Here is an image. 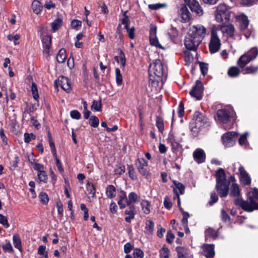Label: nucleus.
I'll list each match as a JSON object with an SVG mask.
<instances>
[{
    "label": "nucleus",
    "mask_w": 258,
    "mask_h": 258,
    "mask_svg": "<svg viewBox=\"0 0 258 258\" xmlns=\"http://www.w3.org/2000/svg\"><path fill=\"white\" fill-rule=\"evenodd\" d=\"M248 196L249 202L237 198L234 200L235 205L247 212L258 209V189L253 188L251 191L249 192Z\"/></svg>",
    "instance_id": "obj_1"
},
{
    "label": "nucleus",
    "mask_w": 258,
    "mask_h": 258,
    "mask_svg": "<svg viewBox=\"0 0 258 258\" xmlns=\"http://www.w3.org/2000/svg\"><path fill=\"white\" fill-rule=\"evenodd\" d=\"M216 188L221 197L227 196L229 191L230 182L226 179L225 171L220 168L216 173Z\"/></svg>",
    "instance_id": "obj_2"
},
{
    "label": "nucleus",
    "mask_w": 258,
    "mask_h": 258,
    "mask_svg": "<svg viewBox=\"0 0 258 258\" xmlns=\"http://www.w3.org/2000/svg\"><path fill=\"white\" fill-rule=\"evenodd\" d=\"M208 123L207 118L202 113L196 111L189 124L191 132L194 137H197L201 130Z\"/></svg>",
    "instance_id": "obj_3"
},
{
    "label": "nucleus",
    "mask_w": 258,
    "mask_h": 258,
    "mask_svg": "<svg viewBox=\"0 0 258 258\" xmlns=\"http://www.w3.org/2000/svg\"><path fill=\"white\" fill-rule=\"evenodd\" d=\"M163 64L160 59H155L151 63L149 68L150 80L159 81L164 74Z\"/></svg>",
    "instance_id": "obj_4"
},
{
    "label": "nucleus",
    "mask_w": 258,
    "mask_h": 258,
    "mask_svg": "<svg viewBox=\"0 0 258 258\" xmlns=\"http://www.w3.org/2000/svg\"><path fill=\"white\" fill-rule=\"evenodd\" d=\"M230 11L225 4H220L215 12V19L218 22H227L230 19Z\"/></svg>",
    "instance_id": "obj_5"
},
{
    "label": "nucleus",
    "mask_w": 258,
    "mask_h": 258,
    "mask_svg": "<svg viewBox=\"0 0 258 258\" xmlns=\"http://www.w3.org/2000/svg\"><path fill=\"white\" fill-rule=\"evenodd\" d=\"M207 29L201 24L193 25L189 27L188 33L202 42L206 35Z\"/></svg>",
    "instance_id": "obj_6"
},
{
    "label": "nucleus",
    "mask_w": 258,
    "mask_h": 258,
    "mask_svg": "<svg viewBox=\"0 0 258 258\" xmlns=\"http://www.w3.org/2000/svg\"><path fill=\"white\" fill-rule=\"evenodd\" d=\"M236 19L239 24L240 31L245 38L248 39L250 36L252 31L248 28L249 21L247 17L244 15H240L237 16Z\"/></svg>",
    "instance_id": "obj_7"
},
{
    "label": "nucleus",
    "mask_w": 258,
    "mask_h": 258,
    "mask_svg": "<svg viewBox=\"0 0 258 258\" xmlns=\"http://www.w3.org/2000/svg\"><path fill=\"white\" fill-rule=\"evenodd\" d=\"M182 139L177 137L176 134L170 133L167 138V142L170 144L171 150L174 154H177L182 146L180 143Z\"/></svg>",
    "instance_id": "obj_8"
},
{
    "label": "nucleus",
    "mask_w": 258,
    "mask_h": 258,
    "mask_svg": "<svg viewBox=\"0 0 258 258\" xmlns=\"http://www.w3.org/2000/svg\"><path fill=\"white\" fill-rule=\"evenodd\" d=\"M221 46V41L216 33V29H212L211 37L209 47L211 53H215L219 51Z\"/></svg>",
    "instance_id": "obj_9"
},
{
    "label": "nucleus",
    "mask_w": 258,
    "mask_h": 258,
    "mask_svg": "<svg viewBox=\"0 0 258 258\" xmlns=\"http://www.w3.org/2000/svg\"><path fill=\"white\" fill-rule=\"evenodd\" d=\"M234 113V111L231 108L219 109L217 112V119L224 123H226L229 121Z\"/></svg>",
    "instance_id": "obj_10"
},
{
    "label": "nucleus",
    "mask_w": 258,
    "mask_h": 258,
    "mask_svg": "<svg viewBox=\"0 0 258 258\" xmlns=\"http://www.w3.org/2000/svg\"><path fill=\"white\" fill-rule=\"evenodd\" d=\"M212 29H216V33L220 31L224 35L229 37H233L234 32V27L232 24H220L214 26Z\"/></svg>",
    "instance_id": "obj_11"
},
{
    "label": "nucleus",
    "mask_w": 258,
    "mask_h": 258,
    "mask_svg": "<svg viewBox=\"0 0 258 258\" xmlns=\"http://www.w3.org/2000/svg\"><path fill=\"white\" fill-rule=\"evenodd\" d=\"M201 41L191 36L188 33L184 40V45L185 47L190 50H196L198 46L201 43Z\"/></svg>",
    "instance_id": "obj_12"
},
{
    "label": "nucleus",
    "mask_w": 258,
    "mask_h": 258,
    "mask_svg": "<svg viewBox=\"0 0 258 258\" xmlns=\"http://www.w3.org/2000/svg\"><path fill=\"white\" fill-rule=\"evenodd\" d=\"M203 93V84L201 81L197 80L196 85L192 87L189 94L191 96L196 98L197 100H200L202 97Z\"/></svg>",
    "instance_id": "obj_13"
},
{
    "label": "nucleus",
    "mask_w": 258,
    "mask_h": 258,
    "mask_svg": "<svg viewBox=\"0 0 258 258\" xmlns=\"http://www.w3.org/2000/svg\"><path fill=\"white\" fill-rule=\"evenodd\" d=\"M138 170L140 173L145 176L150 175L149 172L145 168L148 166V162L144 158H139L136 161Z\"/></svg>",
    "instance_id": "obj_14"
},
{
    "label": "nucleus",
    "mask_w": 258,
    "mask_h": 258,
    "mask_svg": "<svg viewBox=\"0 0 258 258\" xmlns=\"http://www.w3.org/2000/svg\"><path fill=\"white\" fill-rule=\"evenodd\" d=\"M236 135L234 132H229L223 135L222 139L224 146L227 147L232 146L234 144V138Z\"/></svg>",
    "instance_id": "obj_15"
},
{
    "label": "nucleus",
    "mask_w": 258,
    "mask_h": 258,
    "mask_svg": "<svg viewBox=\"0 0 258 258\" xmlns=\"http://www.w3.org/2000/svg\"><path fill=\"white\" fill-rule=\"evenodd\" d=\"M187 6L192 12L201 16L203 14V11L197 0H185Z\"/></svg>",
    "instance_id": "obj_16"
},
{
    "label": "nucleus",
    "mask_w": 258,
    "mask_h": 258,
    "mask_svg": "<svg viewBox=\"0 0 258 258\" xmlns=\"http://www.w3.org/2000/svg\"><path fill=\"white\" fill-rule=\"evenodd\" d=\"M157 34V27L156 26L151 25L150 26V44L152 45L155 46L156 47L159 48H162L161 45L159 44L158 42V38L156 36Z\"/></svg>",
    "instance_id": "obj_17"
},
{
    "label": "nucleus",
    "mask_w": 258,
    "mask_h": 258,
    "mask_svg": "<svg viewBox=\"0 0 258 258\" xmlns=\"http://www.w3.org/2000/svg\"><path fill=\"white\" fill-rule=\"evenodd\" d=\"M55 83H58L61 88L67 92H70L72 90L71 82L68 78L66 77L60 76L58 78L57 82H55Z\"/></svg>",
    "instance_id": "obj_18"
},
{
    "label": "nucleus",
    "mask_w": 258,
    "mask_h": 258,
    "mask_svg": "<svg viewBox=\"0 0 258 258\" xmlns=\"http://www.w3.org/2000/svg\"><path fill=\"white\" fill-rule=\"evenodd\" d=\"M193 158L198 164L202 163L205 161L206 154L203 149L198 148L193 153Z\"/></svg>",
    "instance_id": "obj_19"
},
{
    "label": "nucleus",
    "mask_w": 258,
    "mask_h": 258,
    "mask_svg": "<svg viewBox=\"0 0 258 258\" xmlns=\"http://www.w3.org/2000/svg\"><path fill=\"white\" fill-rule=\"evenodd\" d=\"M42 41L43 43V53L45 55L49 56L50 55V47L51 43V36L47 35L42 36Z\"/></svg>",
    "instance_id": "obj_20"
},
{
    "label": "nucleus",
    "mask_w": 258,
    "mask_h": 258,
    "mask_svg": "<svg viewBox=\"0 0 258 258\" xmlns=\"http://www.w3.org/2000/svg\"><path fill=\"white\" fill-rule=\"evenodd\" d=\"M254 55L256 54L257 51L254 50L253 51ZM255 58V55L254 57H250L247 55L246 53L243 54L240 56L237 61V64L240 68H244L246 64L248 63L251 60Z\"/></svg>",
    "instance_id": "obj_21"
},
{
    "label": "nucleus",
    "mask_w": 258,
    "mask_h": 258,
    "mask_svg": "<svg viewBox=\"0 0 258 258\" xmlns=\"http://www.w3.org/2000/svg\"><path fill=\"white\" fill-rule=\"evenodd\" d=\"M174 184L175 187L173 188V190L175 193L178 199V206H180V200L179 198V194L183 195L184 194L185 187L182 183L177 181H174Z\"/></svg>",
    "instance_id": "obj_22"
},
{
    "label": "nucleus",
    "mask_w": 258,
    "mask_h": 258,
    "mask_svg": "<svg viewBox=\"0 0 258 258\" xmlns=\"http://www.w3.org/2000/svg\"><path fill=\"white\" fill-rule=\"evenodd\" d=\"M204 254L207 258H213L215 255L214 245L205 244L203 245Z\"/></svg>",
    "instance_id": "obj_23"
},
{
    "label": "nucleus",
    "mask_w": 258,
    "mask_h": 258,
    "mask_svg": "<svg viewBox=\"0 0 258 258\" xmlns=\"http://www.w3.org/2000/svg\"><path fill=\"white\" fill-rule=\"evenodd\" d=\"M240 173V180L244 184L248 185L251 182V178L244 170L243 167L240 166L238 169Z\"/></svg>",
    "instance_id": "obj_24"
},
{
    "label": "nucleus",
    "mask_w": 258,
    "mask_h": 258,
    "mask_svg": "<svg viewBox=\"0 0 258 258\" xmlns=\"http://www.w3.org/2000/svg\"><path fill=\"white\" fill-rule=\"evenodd\" d=\"M179 14L183 22H186L189 21L190 14L186 7L183 6L181 7L179 11Z\"/></svg>",
    "instance_id": "obj_25"
},
{
    "label": "nucleus",
    "mask_w": 258,
    "mask_h": 258,
    "mask_svg": "<svg viewBox=\"0 0 258 258\" xmlns=\"http://www.w3.org/2000/svg\"><path fill=\"white\" fill-rule=\"evenodd\" d=\"M124 213L128 215V216L125 218V221L128 223L131 222V220L135 218V215L136 214L135 206H131V207H129V209H126L124 211Z\"/></svg>",
    "instance_id": "obj_26"
},
{
    "label": "nucleus",
    "mask_w": 258,
    "mask_h": 258,
    "mask_svg": "<svg viewBox=\"0 0 258 258\" xmlns=\"http://www.w3.org/2000/svg\"><path fill=\"white\" fill-rule=\"evenodd\" d=\"M205 233L206 240H208L209 238H213L215 239L218 236L217 231L211 228H209L206 229Z\"/></svg>",
    "instance_id": "obj_27"
},
{
    "label": "nucleus",
    "mask_w": 258,
    "mask_h": 258,
    "mask_svg": "<svg viewBox=\"0 0 258 258\" xmlns=\"http://www.w3.org/2000/svg\"><path fill=\"white\" fill-rule=\"evenodd\" d=\"M138 196L135 192L130 193L128 196V198H127L126 205L129 207H131V206H134L132 204L136 203L138 201Z\"/></svg>",
    "instance_id": "obj_28"
},
{
    "label": "nucleus",
    "mask_w": 258,
    "mask_h": 258,
    "mask_svg": "<svg viewBox=\"0 0 258 258\" xmlns=\"http://www.w3.org/2000/svg\"><path fill=\"white\" fill-rule=\"evenodd\" d=\"M105 193L108 198H113L116 195L115 187L113 185H108L106 188Z\"/></svg>",
    "instance_id": "obj_29"
},
{
    "label": "nucleus",
    "mask_w": 258,
    "mask_h": 258,
    "mask_svg": "<svg viewBox=\"0 0 258 258\" xmlns=\"http://www.w3.org/2000/svg\"><path fill=\"white\" fill-rule=\"evenodd\" d=\"M32 8L34 13L36 14H38L42 11V5L39 1L35 0L32 4Z\"/></svg>",
    "instance_id": "obj_30"
},
{
    "label": "nucleus",
    "mask_w": 258,
    "mask_h": 258,
    "mask_svg": "<svg viewBox=\"0 0 258 258\" xmlns=\"http://www.w3.org/2000/svg\"><path fill=\"white\" fill-rule=\"evenodd\" d=\"M67 58L66 54V50L63 48L59 50L56 56V60L59 63H63L65 61Z\"/></svg>",
    "instance_id": "obj_31"
},
{
    "label": "nucleus",
    "mask_w": 258,
    "mask_h": 258,
    "mask_svg": "<svg viewBox=\"0 0 258 258\" xmlns=\"http://www.w3.org/2000/svg\"><path fill=\"white\" fill-rule=\"evenodd\" d=\"M48 179V176L45 171L37 173V178L36 181L39 183H46Z\"/></svg>",
    "instance_id": "obj_32"
},
{
    "label": "nucleus",
    "mask_w": 258,
    "mask_h": 258,
    "mask_svg": "<svg viewBox=\"0 0 258 258\" xmlns=\"http://www.w3.org/2000/svg\"><path fill=\"white\" fill-rule=\"evenodd\" d=\"M154 222L149 220L146 222V228L145 232L149 235L152 234L154 231Z\"/></svg>",
    "instance_id": "obj_33"
},
{
    "label": "nucleus",
    "mask_w": 258,
    "mask_h": 258,
    "mask_svg": "<svg viewBox=\"0 0 258 258\" xmlns=\"http://www.w3.org/2000/svg\"><path fill=\"white\" fill-rule=\"evenodd\" d=\"M13 242L15 248H17L20 251L22 250L21 241L20 236L18 235H14L13 237Z\"/></svg>",
    "instance_id": "obj_34"
},
{
    "label": "nucleus",
    "mask_w": 258,
    "mask_h": 258,
    "mask_svg": "<svg viewBox=\"0 0 258 258\" xmlns=\"http://www.w3.org/2000/svg\"><path fill=\"white\" fill-rule=\"evenodd\" d=\"M62 19L58 18L51 23V27L53 32L57 30L62 25Z\"/></svg>",
    "instance_id": "obj_35"
},
{
    "label": "nucleus",
    "mask_w": 258,
    "mask_h": 258,
    "mask_svg": "<svg viewBox=\"0 0 258 258\" xmlns=\"http://www.w3.org/2000/svg\"><path fill=\"white\" fill-rule=\"evenodd\" d=\"M124 200H125L126 202L127 201L126 196L124 191H121L120 192V194L119 196V200L117 203L120 209H123L125 207V205L122 203V202Z\"/></svg>",
    "instance_id": "obj_36"
},
{
    "label": "nucleus",
    "mask_w": 258,
    "mask_h": 258,
    "mask_svg": "<svg viewBox=\"0 0 258 258\" xmlns=\"http://www.w3.org/2000/svg\"><path fill=\"white\" fill-rule=\"evenodd\" d=\"M258 72V66H250L243 70V74H255Z\"/></svg>",
    "instance_id": "obj_37"
},
{
    "label": "nucleus",
    "mask_w": 258,
    "mask_h": 258,
    "mask_svg": "<svg viewBox=\"0 0 258 258\" xmlns=\"http://www.w3.org/2000/svg\"><path fill=\"white\" fill-rule=\"evenodd\" d=\"M240 190L239 186L236 184H232L231 186V191L230 194V196L231 197H237L239 195Z\"/></svg>",
    "instance_id": "obj_38"
},
{
    "label": "nucleus",
    "mask_w": 258,
    "mask_h": 258,
    "mask_svg": "<svg viewBox=\"0 0 258 258\" xmlns=\"http://www.w3.org/2000/svg\"><path fill=\"white\" fill-rule=\"evenodd\" d=\"M239 69L235 67L230 68L228 71V74L231 77H236L239 75Z\"/></svg>",
    "instance_id": "obj_39"
},
{
    "label": "nucleus",
    "mask_w": 258,
    "mask_h": 258,
    "mask_svg": "<svg viewBox=\"0 0 258 258\" xmlns=\"http://www.w3.org/2000/svg\"><path fill=\"white\" fill-rule=\"evenodd\" d=\"M91 109L95 111H100L102 108V102L100 99L99 101L94 100L91 105Z\"/></svg>",
    "instance_id": "obj_40"
},
{
    "label": "nucleus",
    "mask_w": 258,
    "mask_h": 258,
    "mask_svg": "<svg viewBox=\"0 0 258 258\" xmlns=\"http://www.w3.org/2000/svg\"><path fill=\"white\" fill-rule=\"evenodd\" d=\"M127 170L129 177L133 180L137 179V176L136 174L135 168L132 165H127Z\"/></svg>",
    "instance_id": "obj_41"
},
{
    "label": "nucleus",
    "mask_w": 258,
    "mask_h": 258,
    "mask_svg": "<svg viewBox=\"0 0 258 258\" xmlns=\"http://www.w3.org/2000/svg\"><path fill=\"white\" fill-rule=\"evenodd\" d=\"M86 190L88 195H91L92 197H94L95 194V189L94 185L90 182H88L86 186Z\"/></svg>",
    "instance_id": "obj_42"
},
{
    "label": "nucleus",
    "mask_w": 258,
    "mask_h": 258,
    "mask_svg": "<svg viewBox=\"0 0 258 258\" xmlns=\"http://www.w3.org/2000/svg\"><path fill=\"white\" fill-rule=\"evenodd\" d=\"M115 59L118 62H120L122 67H124L125 66V58L124 53L122 51H120L119 56L115 57Z\"/></svg>",
    "instance_id": "obj_43"
},
{
    "label": "nucleus",
    "mask_w": 258,
    "mask_h": 258,
    "mask_svg": "<svg viewBox=\"0 0 258 258\" xmlns=\"http://www.w3.org/2000/svg\"><path fill=\"white\" fill-rule=\"evenodd\" d=\"M141 205L144 213H145L146 214H149L150 212V210L149 208L150 203L147 200H144L142 202Z\"/></svg>",
    "instance_id": "obj_44"
},
{
    "label": "nucleus",
    "mask_w": 258,
    "mask_h": 258,
    "mask_svg": "<svg viewBox=\"0 0 258 258\" xmlns=\"http://www.w3.org/2000/svg\"><path fill=\"white\" fill-rule=\"evenodd\" d=\"M115 72L116 83L118 86L120 85L122 83V78L120 70L118 68H116Z\"/></svg>",
    "instance_id": "obj_45"
},
{
    "label": "nucleus",
    "mask_w": 258,
    "mask_h": 258,
    "mask_svg": "<svg viewBox=\"0 0 258 258\" xmlns=\"http://www.w3.org/2000/svg\"><path fill=\"white\" fill-rule=\"evenodd\" d=\"M31 92L34 99L36 100H37L39 98V95L38 93L37 86L35 83H33L32 84Z\"/></svg>",
    "instance_id": "obj_46"
},
{
    "label": "nucleus",
    "mask_w": 258,
    "mask_h": 258,
    "mask_svg": "<svg viewBox=\"0 0 258 258\" xmlns=\"http://www.w3.org/2000/svg\"><path fill=\"white\" fill-rule=\"evenodd\" d=\"M89 123L93 127H96L99 125V120L95 116H91L90 118Z\"/></svg>",
    "instance_id": "obj_47"
},
{
    "label": "nucleus",
    "mask_w": 258,
    "mask_h": 258,
    "mask_svg": "<svg viewBox=\"0 0 258 258\" xmlns=\"http://www.w3.org/2000/svg\"><path fill=\"white\" fill-rule=\"evenodd\" d=\"M20 38V35L17 34H15V35L10 34L8 36V40L10 41H13L15 45H18L19 44V42L18 41Z\"/></svg>",
    "instance_id": "obj_48"
},
{
    "label": "nucleus",
    "mask_w": 258,
    "mask_h": 258,
    "mask_svg": "<svg viewBox=\"0 0 258 258\" xmlns=\"http://www.w3.org/2000/svg\"><path fill=\"white\" fill-rule=\"evenodd\" d=\"M38 198L40 199V201L44 204H47L49 201L48 196L45 192H40Z\"/></svg>",
    "instance_id": "obj_49"
},
{
    "label": "nucleus",
    "mask_w": 258,
    "mask_h": 258,
    "mask_svg": "<svg viewBox=\"0 0 258 258\" xmlns=\"http://www.w3.org/2000/svg\"><path fill=\"white\" fill-rule=\"evenodd\" d=\"M156 124L160 132H162L164 130L163 121L161 118L157 117Z\"/></svg>",
    "instance_id": "obj_50"
},
{
    "label": "nucleus",
    "mask_w": 258,
    "mask_h": 258,
    "mask_svg": "<svg viewBox=\"0 0 258 258\" xmlns=\"http://www.w3.org/2000/svg\"><path fill=\"white\" fill-rule=\"evenodd\" d=\"M46 246L44 245H40L38 249V253L42 255L45 258H48L47 252L45 251Z\"/></svg>",
    "instance_id": "obj_51"
},
{
    "label": "nucleus",
    "mask_w": 258,
    "mask_h": 258,
    "mask_svg": "<svg viewBox=\"0 0 258 258\" xmlns=\"http://www.w3.org/2000/svg\"><path fill=\"white\" fill-rule=\"evenodd\" d=\"M133 255L135 258H143L144 253L141 249L136 248L134 250Z\"/></svg>",
    "instance_id": "obj_52"
},
{
    "label": "nucleus",
    "mask_w": 258,
    "mask_h": 258,
    "mask_svg": "<svg viewBox=\"0 0 258 258\" xmlns=\"http://www.w3.org/2000/svg\"><path fill=\"white\" fill-rule=\"evenodd\" d=\"M0 223L3 225L6 228L10 226L7 218L2 214H0Z\"/></svg>",
    "instance_id": "obj_53"
},
{
    "label": "nucleus",
    "mask_w": 258,
    "mask_h": 258,
    "mask_svg": "<svg viewBox=\"0 0 258 258\" xmlns=\"http://www.w3.org/2000/svg\"><path fill=\"white\" fill-rule=\"evenodd\" d=\"M169 252L168 248L163 247L160 251V258H168Z\"/></svg>",
    "instance_id": "obj_54"
},
{
    "label": "nucleus",
    "mask_w": 258,
    "mask_h": 258,
    "mask_svg": "<svg viewBox=\"0 0 258 258\" xmlns=\"http://www.w3.org/2000/svg\"><path fill=\"white\" fill-rule=\"evenodd\" d=\"M248 136L247 133L241 135L239 139V143L240 145H245L247 143V137Z\"/></svg>",
    "instance_id": "obj_55"
},
{
    "label": "nucleus",
    "mask_w": 258,
    "mask_h": 258,
    "mask_svg": "<svg viewBox=\"0 0 258 258\" xmlns=\"http://www.w3.org/2000/svg\"><path fill=\"white\" fill-rule=\"evenodd\" d=\"M2 247L5 251L13 252L14 250L12 245L9 241H6V243L3 245Z\"/></svg>",
    "instance_id": "obj_56"
},
{
    "label": "nucleus",
    "mask_w": 258,
    "mask_h": 258,
    "mask_svg": "<svg viewBox=\"0 0 258 258\" xmlns=\"http://www.w3.org/2000/svg\"><path fill=\"white\" fill-rule=\"evenodd\" d=\"M70 115L72 118L76 119H79L81 116V113L77 110L71 111Z\"/></svg>",
    "instance_id": "obj_57"
},
{
    "label": "nucleus",
    "mask_w": 258,
    "mask_h": 258,
    "mask_svg": "<svg viewBox=\"0 0 258 258\" xmlns=\"http://www.w3.org/2000/svg\"><path fill=\"white\" fill-rule=\"evenodd\" d=\"M33 168L35 170L38 172V173L45 171L44 166L40 163H35L34 165Z\"/></svg>",
    "instance_id": "obj_58"
},
{
    "label": "nucleus",
    "mask_w": 258,
    "mask_h": 258,
    "mask_svg": "<svg viewBox=\"0 0 258 258\" xmlns=\"http://www.w3.org/2000/svg\"><path fill=\"white\" fill-rule=\"evenodd\" d=\"M177 113L179 117H182L184 114V104L182 102L179 104Z\"/></svg>",
    "instance_id": "obj_59"
},
{
    "label": "nucleus",
    "mask_w": 258,
    "mask_h": 258,
    "mask_svg": "<svg viewBox=\"0 0 258 258\" xmlns=\"http://www.w3.org/2000/svg\"><path fill=\"white\" fill-rule=\"evenodd\" d=\"M218 198L215 192H212L211 194L210 201L209 203L210 205H212L214 203H216L218 201Z\"/></svg>",
    "instance_id": "obj_60"
},
{
    "label": "nucleus",
    "mask_w": 258,
    "mask_h": 258,
    "mask_svg": "<svg viewBox=\"0 0 258 258\" xmlns=\"http://www.w3.org/2000/svg\"><path fill=\"white\" fill-rule=\"evenodd\" d=\"M200 67L201 72L203 75H205L208 72V67L207 64L204 62L200 63Z\"/></svg>",
    "instance_id": "obj_61"
},
{
    "label": "nucleus",
    "mask_w": 258,
    "mask_h": 258,
    "mask_svg": "<svg viewBox=\"0 0 258 258\" xmlns=\"http://www.w3.org/2000/svg\"><path fill=\"white\" fill-rule=\"evenodd\" d=\"M164 205L165 207L167 209H170L172 206V204L170 199L168 197H165L164 201Z\"/></svg>",
    "instance_id": "obj_62"
},
{
    "label": "nucleus",
    "mask_w": 258,
    "mask_h": 258,
    "mask_svg": "<svg viewBox=\"0 0 258 258\" xmlns=\"http://www.w3.org/2000/svg\"><path fill=\"white\" fill-rule=\"evenodd\" d=\"M133 248V246L130 243L127 242L124 245V251L125 253H128Z\"/></svg>",
    "instance_id": "obj_63"
},
{
    "label": "nucleus",
    "mask_w": 258,
    "mask_h": 258,
    "mask_svg": "<svg viewBox=\"0 0 258 258\" xmlns=\"http://www.w3.org/2000/svg\"><path fill=\"white\" fill-rule=\"evenodd\" d=\"M81 21L78 20H74L71 22L72 27L75 29H77L78 27H81Z\"/></svg>",
    "instance_id": "obj_64"
}]
</instances>
